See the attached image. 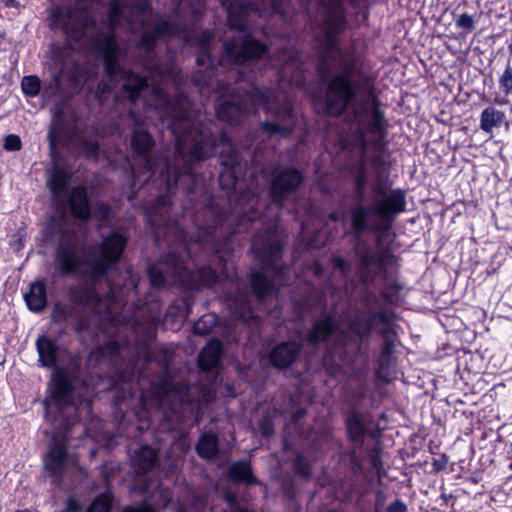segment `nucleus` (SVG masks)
Listing matches in <instances>:
<instances>
[{"mask_svg":"<svg viewBox=\"0 0 512 512\" xmlns=\"http://www.w3.org/2000/svg\"><path fill=\"white\" fill-rule=\"evenodd\" d=\"M128 238L113 231L103 237L98 245V255L91 262L79 254L77 232L71 228L59 231V240L55 249V262L61 275L74 276L81 267L87 265L88 278L93 283L102 281L113 267L120 261L127 247Z\"/></svg>","mask_w":512,"mask_h":512,"instance_id":"f257e3e1","label":"nucleus"},{"mask_svg":"<svg viewBox=\"0 0 512 512\" xmlns=\"http://www.w3.org/2000/svg\"><path fill=\"white\" fill-rule=\"evenodd\" d=\"M355 69L354 61H346L343 70L326 81L323 111L326 116L339 118L353 103L360 109L373 103L374 98H380L375 78L362 73L354 80Z\"/></svg>","mask_w":512,"mask_h":512,"instance_id":"f03ea898","label":"nucleus"},{"mask_svg":"<svg viewBox=\"0 0 512 512\" xmlns=\"http://www.w3.org/2000/svg\"><path fill=\"white\" fill-rule=\"evenodd\" d=\"M38 361L42 367L54 368L48 383V395L43 400L45 418L55 423L58 417L75 401V381L72 373L62 366H57L58 345L48 336L41 335L36 340Z\"/></svg>","mask_w":512,"mask_h":512,"instance_id":"7ed1b4c3","label":"nucleus"},{"mask_svg":"<svg viewBox=\"0 0 512 512\" xmlns=\"http://www.w3.org/2000/svg\"><path fill=\"white\" fill-rule=\"evenodd\" d=\"M190 258L191 252L182 231L180 250H170L162 257V262L171 268L178 288L184 293L179 308L185 311L186 316L192 312L195 302L193 293L211 289L219 282L215 268L208 265L189 267L187 261Z\"/></svg>","mask_w":512,"mask_h":512,"instance_id":"20e7f679","label":"nucleus"},{"mask_svg":"<svg viewBox=\"0 0 512 512\" xmlns=\"http://www.w3.org/2000/svg\"><path fill=\"white\" fill-rule=\"evenodd\" d=\"M246 216H236L230 208L221 207L212 194H208L205 204L194 214L193 221L198 228L197 242L211 244V251L219 253L240 233V226Z\"/></svg>","mask_w":512,"mask_h":512,"instance_id":"39448f33","label":"nucleus"},{"mask_svg":"<svg viewBox=\"0 0 512 512\" xmlns=\"http://www.w3.org/2000/svg\"><path fill=\"white\" fill-rule=\"evenodd\" d=\"M91 47L102 58L105 77L113 80L117 75H121L124 81L122 91L127 94L129 101H138L141 93L148 87V80L145 76L121 66L118 59L119 45L116 33L112 30L106 34L99 33L93 36Z\"/></svg>","mask_w":512,"mask_h":512,"instance_id":"423d86ee","label":"nucleus"},{"mask_svg":"<svg viewBox=\"0 0 512 512\" xmlns=\"http://www.w3.org/2000/svg\"><path fill=\"white\" fill-rule=\"evenodd\" d=\"M347 19L341 0L329 4L322 20L323 36L320 40L321 55L316 64V72L322 81L330 72L329 62H334L342 55L340 36L345 32Z\"/></svg>","mask_w":512,"mask_h":512,"instance_id":"0eeeda50","label":"nucleus"},{"mask_svg":"<svg viewBox=\"0 0 512 512\" xmlns=\"http://www.w3.org/2000/svg\"><path fill=\"white\" fill-rule=\"evenodd\" d=\"M375 244V247L364 240H356L353 244L352 266L358 281L365 285L375 283L379 277H386L388 265L396 260L390 242L386 245Z\"/></svg>","mask_w":512,"mask_h":512,"instance_id":"6e6552de","label":"nucleus"},{"mask_svg":"<svg viewBox=\"0 0 512 512\" xmlns=\"http://www.w3.org/2000/svg\"><path fill=\"white\" fill-rule=\"evenodd\" d=\"M285 241L273 225L259 229L252 237L249 251L260 269L276 277H286L288 266L282 263Z\"/></svg>","mask_w":512,"mask_h":512,"instance_id":"1a4fd4ad","label":"nucleus"},{"mask_svg":"<svg viewBox=\"0 0 512 512\" xmlns=\"http://www.w3.org/2000/svg\"><path fill=\"white\" fill-rule=\"evenodd\" d=\"M387 185L379 181L375 194L380 198L374 202L376 208L375 230L379 233L377 244L382 245L387 239L393 241L395 233L393 231L397 216L404 213L407 207L406 191L401 188L391 189L385 192Z\"/></svg>","mask_w":512,"mask_h":512,"instance_id":"9d476101","label":"nucleus"},{"mask_svg":"<svg viewBox=\"0 0 512 512\" xmlns=\"http://www.w3.org/2000/svg\"><path fill=\"white\" fill-rule=\"evenodd\" d=\"M269 51V45L247 30L239 38L232 36L224 41L222 58L231 65H244L250 61L261 60Z\"/></svg>","mask_w":512,"mask_h":512,"instance_id":"9b49d317","label":"nucleus"},{"mask_svg":"<svg viewBox=\"0 0 512 512\" xmlns=\"http://www.w3.org/2000/svg\"><path fill=\"white\" fill-rule=\"evenodd\" d=\"M304 180L303 172L292 165L273 170L268 187L270 201L282 208L297 193Z\"/></svg>","mask_w":512,"mask_h":512,"instance_id":"f8f14e48","label":"nucleus"},{"mask_svg":"<svg viewBox=\"0 0 512 512\" xmlns=\"http://www.w3.org/2000/svg\"><path fill=\"white\" fill-rule=\"evenodd\" d=\"M396 314L392 310H357L347 320V328L360 342L371 337L379 325L388 327L395 321Z\"/></svg>","mask_w":512,"mask_h":512,"instance_id":"ddd939ff","label":"nucleus"},{"mask_svg":"<svg viewBox=\"0 0 512 512\" xmlns=\"http://www.w3.org/2000/svg\"><path fill=\"white\" fill-rule=\"evenodd\" d=\"M363 114L369 116V131L370 135L373 136L369 145L376 152L390 156L389 141L387 140L389 123L381 99L374 98L373 103L364 108L356 109L354 112L355 118Z\"/></svg>","mask_w":512,"mask_h":512,"instance_id":"4468645a","label":"nucleus"},{"mask_svg":"<svg viewBox=\"0 0 512 512\" xmlns=\"http://www.w3.org/2000/svg\"><path fill=\"white\" fill-rule=\"evenodd\" d=\"M188 140L192 142L187 152L189 162H203L215 154L217 143L213 134H205L201 129L185 130L183 135L177 138L176 150L180 151Z\"/></svg>","mask_w":512,"mask_h":512,"instance_id":"2eb2a0df","label":"nucleus"},{"mask_svg":"<svg viewBox=\"0 0 512 512\" xmlns=\"http://www.w3.org/2000/svg\"><path fill=\"white\" fill-rule=\"evenodd\" d=\"M68 442L65 435L53 434L43 456V468L48 476H62L65 473L69 461Z\"/></svg>","mask_w":512,"mask_h":512,"instance_id":"dca6fc26","label":"nucleus"},{"mask_svg":"<svg viewBox=\"0 0 512 512\" xmlns=\"http://www.w3.org/2000/svg\"><path fill=\"white\" fill-rule=\"evenodd\" d=\"M186 31V27L173 20L160 17L152 24L151 30H144L137 41L136 47L146 53L154 52L159 40L163 37H174Z\"/></svg>","mask_w":512,"mask_h":512,"instance_id":"f3484780","label":"nucleus"},{"mask_svg":"<svg viewBox=\"0 0 512 512\" xmlns=\"http://www.w3.org/2000/svg\"><path fill=\"white\" fill-rule=\"evenodd\" d=\"M376 335L381 338L375 359L376 374L380 377L382 374L390 372L395 360L397 345L400 344V339L394 327V323L388 327L377 330Z\"/></svg>","mask_w":512,"mask_h":512,"instance_id":"a211bd4d","label":"nucleus"},{"mask_svg":"<svg viewBox=\"0 0 512 512\" xmlns=\"http://www.w3.org/2000/svg\"><path fill=\"white\" fill-rule=\"evenodd\" d=\"M172 184L166 185V191L157 195L147 206L144 207V217L146 223L154 231L155 234L169 226V212L172 207Z\"/></svg>","mask_w":512,"mask_h":512,"instance_id":"6ab92c4d","label":"nucleus"},{"mask_svg":"<svg viewBox=\"0 0 512 512\" xmlns=\"http://www.w3.org/2000/svg\"><path fill=\"white\" fill-rule=\"evenodd\" d=\"M219 163L222 167L218 177L220 187L223 190L234 189L242 175L240 153L234 147L222 150L219 155Z\"/></svg>","mask_w":512,"mask_h":512,"instance_id":"aec40b11","label":"nucleus"},{"mask_svg":"<svg viewBox=\"0 0 512 512\" xmlns=\"http://www.w3.org/2000/svg\"><path fill=\"white\" fill-rule=\"evenodd\" d=\"M302 347V343L296 340L278 343L268 354L270 365L278 370L290 368L298 360Z\"/></svg>","mask_w":512,"mask_h":512,"instance_id":"412c9836","label":"nucleus"},{"mask_svg":"<svg viewBox=\"0 0 512 512\" xmlns=\"http://www.w3.org/2000/svg\"><path fill=\"white\" fill-rule=\"evenodd\" d=\"M155 145L156 142L151 132L142 127L140 118L135 117L129 139V146L133 156L148 161Z\"/></svg>","mask_w":512,"mask_h":512,"instance_id":"4be33fe9","label":"nucleus"},{"mask_svg":"<svg viewBox=\"0 0 512 512\" xmlns=\"http://www.w3.org/2000/svg\"><path fill=\"white\" fill-rule=\"evenodd\" d=\"M352 207L349 211L350 214V228L356 236V240H361L360 236L369 231L375 236V244H377L378 232L375 230V222L370 223V219L376 217V208L374 203L364 205L362 202Z\"/></svg>","mask_w":512,"mask_h":512,"instance_id":"5701e85b","label":"nucleus"},{"mask_svg":"<svg viewBox=\"0 0 512 512\" xmlns=\"http://www.w3.org/2000/svg\"><path fill=\"white\" fill-rule=\"evenodd\" d=\"M343 423L346 439L353 446H363L367 436L376 437L373 431H369L362 414L355 409L344 413Z\"/></svg>","mask_w":512,"mask_h":512,"instance_id":"b1692460","label":"nucleus"},{"mask_svg":"<svg viewBox=\"0 0 512 512\" xmlns=\"http://www.w3.org/2000/svg\"><path fill=\"white\" fill-rule=\"evenodd\" d=\"M269 272L253 270L248 274V284L250 292L258 302H264L278 292L276 281L284 277H276Z\"/></svg>","mask_w":512,"mask_h":512,"instance_id":"393cba45","label":"nucleus"},{"mask_svg":"<svg viewBox=\"0 0 512 512\" xmlns=\"http://www.w3.org/2000/svg\"><path fill=\"white\" fill-rule=\"evenodd\" d=\"M66 206L70 215L79 221L88 222L92 219V206L84 185L73 186L67 193Z\"/></svg>","mask_w":512,"mask_h":512,"instance_id":"a878e982","label":"nucleus"},{"mask_svg":"<svg viewBox=\"0 0 512 512\" xmlns=\"http://www.w3.org/2000/svg\"><path fill=\"white\" fill-rule=\"evenodd\" d=\"M90 283H79L68 289L69 300L81 309L96 310L102 303L103 297L97 291L96 284L89 278Z\"/></svg>","mask_w":512,"mask_h":512,"instance_id":"bb28decb","label":"nucleus"},{"mask_svg":"<svg viewBox=\"0 0 512 512\" xmlns=\"http://www.w3.org/2000/svg\"><path fill=\"white\" fill-rule=\"evenodd\" d=\"M248 113L247 106L241 100H224L221 96L216 99L215 116L229 126H238Z\"/></svg>","mask_w":512,"mask_h":512,"instance_id":"cd10ccee","label":"nucleus"},{"mask_svg":"<svg viewBox=\"0 0 512 512\" xmlns=\"http://www.w3.org/2000/svg\"><path fill=\"white\" fill-rule=\"evenodd\" d=\"M215 397L216 391L206 384H202L199 387L197 397H191L188 386H185L184 392L180 397V403L183 407L191 408V415L195 423H199L203 415L202 409L212 403Z\"/></svg>","mask_w":512,"mask_h":512,"instance_id":"c85d7f7f","label":"nucleus"},{"mask_svg":"<svg viewBox=\"0 0 512 512\" xmlns=\"http://www.w3.org/2000/svg\"><path fill=\"white\" fill-rule=\"evenodd\" d=\"M254 4L244 0H231L226 7L227 26L229 30L245 33L248 29L247 19Z\"/></svg>","mask_w":512,"mask_h":512,"instance_id":"c756f323","label":"nucleus"},{"mask_svg":"<svg viewBox=\"0 0 512 512\" xmlns=\"http://www.w3.org/2000/svg\"><path fill=\"white\" fill-rule=\"evenodd\" d=\"M159 464V451L148 444L134 450L131 466L137 476H146Z\"/></svg>","mask_w":512,"mask_h":512,"instance_id":"7c9ffc66","label":"nucleus"},{"mask_svg":"<svg viewBox=\"0 0 512 512\" xmlns=\"http://www.w3.org/2000/svg\"><path fill=\"white\" fill-rule=\"evenodd\" d=\"M337 329L338 323L334 315L328 313L324 317L315 319L312 322V328L306 336V341L311 345L326 342Z\"/></svg>","mask_w":512,"mask_h":512,"instance_id":"2f4dec72","label":"nucleus"},{"mask_svg":"<svg viewBox=\"0 0 512 512\" xmlns=\"http://www.w3.org/2000/svg\"><path fill=\"white\" fill-rule=\"evenodd\" d=\"M223 355V344L217 338H211L200 351L197 358L198 368L203 372H211L220 366Z\"/></svg>","mask_w":512,"mask_h":512,"instance_id":"473e14b6","label":"nucleus"},{"mask_svg":"<svg viewBox=\"0 0 512 512\" xmlns=\"http://www.w3.org/2000/svg\"><path fill=\"white\" fill-rule=\"evenodd\" d=\"M226 477L229 481L247 486L259 483L255 476L252 464L248 460H238L232 462L226 471Z\"/></svg>","mask_w":512,"mask_h":512,"instance_id":"72a5a7b5","label":"nucleus"},{"mask_svg":"<svg viewBox=\"0 0 512 512\" xmlns=\"http://www.w3.org/2000/svg\"><path fill=\"white\" fill-rule=\"evenodd\" d=\"M24 300L31 312L44 311L48 304L46 281L42 279L31 283L29 291L24 294Z\"/></svg>","mask_w":512,"mask_h":512,"instance_id":"f704fd0d","label":"nucleus"},{"mask_svg":"<svg viewBox=\"0 0 512 512\" xmlns=\"http://www.w3.org/2000/svg\"><path fill=\"white\" fill-rule=\"evenodd\" d=\"M361 447L351 445L338 454L339 465L352 476H359L364 471V459L359 453Z\"/></svg>","mask_w":512,"mask_h":512,"instance_id":"c9c22d12","label":"nucleus"},{"mask_svg":"<svg viewBox=\"0 0 512 512\" xmlns=\"http://www.w3.org/2000/svg\"><path fill=\"white\" fill-rule=\"evenodd\" d=\"M71 172L62 166L51 167L47 178V187L54 197L69 192Z\"/></svg>","mask_w":512,"mask_h":512,"instance_id":"e433bc0d","label":"nucleus"},{"mask_svg":"<svg viewBox=\"0 0 512 512\" xmlns=\"http://www.w3.org/2000/svg\"><path fill=\"white\" fill-rule=\"evenodd\" d=\"M197 455L205 460H213L219 454V438L213 431L203 432L195 445Z\"/></svg>","mask_w":512,"mask_h":512,"instance_id":"4c0bfd02","label":"nucleus"},{"mask_svg":"<svg viewBox=\"0 0 512 512\" xmlns=\"http://www.w3.org/2000/svg\"><path fill=\"white\" fill-rule=\"evenodd\" d=\"M503 123L506 126L509 125L504 111L488 106L481 112L479 127L482 131L491 133L494 128H499Z\"/></svg>","mask_w":512,"mask_h":512,"instance_id":"58836bf2","label":"nucleus"},{"mask_svg":"<svg viewBox=\"0 0 512 512\" xmlns=\"http://www.w3.org/2000/svg\"><path fill=\"white\" fill-rule=\"evenodd\" d=\"M88 16L85 15L81 18H74L72 10L68 8V19L60 29L68 39L78 41L84 34L88 26Z\"/></svg>","mask_w":512,"mask_h":512,"instance_id":"ea45409f","label":"nucleus"},{"mask_svg":"<svg viewBox=\"0 0 512 512\" xmlns=\"http://www.w3.org/2000/svg\"><path fill=\"white\" fill-rule=\"evenodd\" d=\"M107 483V489L97 494L89 504L86 512H111L114 502V493L109 487L108 474L102 472Z\"/></svg>","mask_w":512,"mask_h":512,"instance_id":"a19ab883","label":"nucleus"},{"mask_svg":"<svg viewBox=\"0 0 512 512\" xmlns=\"http://www.w3.org/2000/svg\"><path fill=\"white\" fill-rule=\"evenodd\" d=\"M65 135V126L57 124L50 128L48 132L49 155L51 158V167L61 166L62 154L57 148V144L62 140Z\"/></svg>","mask_w":512,"mask_h":512,"instance_id":"79ce46f5","label":"nucleus"},{"mask_svg":"<svg viewBox=\"0 0 512 512\" xmlns=\"http://www.w3.org/2000/svg\"><path fill=\"white\" fill-rule=\"evenodd\" d=\"M367 173L364 162H360L353 181L352 198L355 202H363L366 195Z\"/></svg>","mask_w":512,"mask_h":512,"instance_id":"37998d69","label":"nucleus"},{"mask_svg":"<svg viewBox=\"0 0 512 512\" xmlns=\"http://www.w3.org/2000/svg\"><path fill=\"white\" fill-rule=\"evenodd\" d=\"M76 148L84 158L89 160H97L101 152L100 142L88 137H80L76 142Z\"/></svg>","mask_w":512,"mask_h":512,"instance_id":"c03bdc74","label":"nucleus"},{"mask_svg":"<svg viewBox=\"0 0 512 512\" xmlns=\"http://www.w3.org/2000/svg\"><path fill=\"white\" fill-rule=\"evenodd\" d=\"M215 34L211 29H203L199 35L189 36L186 39V43L194 46L197 50H201L203 53L208 54L212 51V41L214 40Z\"/></svg>","mask_w":512,"mask_h":512,"instance_id":"a18cd8bd","label":"nucleus"},{"mask_svg":"<svg viewBox=\"0 0 512 512\" xmlns=\"http://www.w3.org/2000/svg\"><path fill=\"white\" fill-rule=\"evenodd\" d=\"M218 323L219 317L215 313L204 314L194 322L193 333L198 336H206L213 331Z\"/></svg>","mask_w":512,"mask_h":512,"instance_id":"49530a36","label":"nucleus"},{"mask_svg":"<svg viewBox=\"0 0 512 512\" xmlns=\"http://www.w3.org/2000/svg\"><path fill=\"white\" fill-rule=\"evenodd\" d=\"M183 392L184 387L182 388L170 377L161 378L154 386V395L160 398H164L173 393H178L180 398Z\"/></svg>","mask_w":512,"mask_h":512,"instance_id":"de8ad7c7","label":"nucleus"},{"mask_svg":"<svg viewBox=\"0 0 512 512\" xmlns=\"http://www.w3.org/2000/svg\"><path fill=\"white\" fill-rule=\"evenodd\" d=\"M245 95L255 104L261 106L265 113L270 114V95L268 92L252 85L245 91Z\"/></svg>","mask_w":512,"mask_h":512,"instance_id":"09e8293b","label":"nucleus"},{"mask_svg":"<svg viewBox=\"0 0 512 512\" xmlns=\"http://www.w3.org/2000/svg\"><path fill=\"white\" fill-rule=\"evenodd\" d=\"M68 19V9H64L62 6L54 4L49 9L48 14V27L51 31L60 30L64 23Z\"/></svg>","mask_w":512,"mask_h":512,"instance_id":"8fccbe9b","label":"nucleus"},{"mask_svg":"<svg viewBox=\"0 0 512 512\" xmlns=\"http://www.w3.org/2000/svg\"><path fill=\"white\" fill-rule=\"evenodd\" d=\"M293 472L305 480H310L313 474L311 461L302 453H297L292 463Z\"/></svg>","mask_w":512,"mask_h":512,"instance_id":"3c124183","label":"nucleus"},{"mask_svg":"<svg viewBox=\"0 0 512 512\" xmlns=\"http://www.w3.org/2000/svg\"><path fill=\"white\" fill-rule=\"evenodd\" d=\"M368 134H370L369 120L367 123L359 120L357 127L352 132V144L363 151L366 150L370 143V140L367 139Z\"/></svg>","mask_w":512,"mask_h":512,"instance_id":"603ef678","label":"nucleus"},{"mask_svg":"<svg viewBox=\"0 0 512 512\" xmlns=\"http://www.w3.org/2000/svg\"><path fill=\"white\" fill-rule=\"evenodd\" d=\"M260 130L264 134H268L269 136L273 135H281V136H289L294 131L293 125H281L273 121H263L260 123Z\"/></svg>","mask_w":512,"mask_h":512,"instance_id":"864d4df0","label":"nucleus"},{"mask_svg":"<svg viewBox=\"0 0 512 512\" xmlns=\"http://www.w3.org/2000/svg\"><path fill=\"white\" fill-rule=\"evenodd\" d=\"M21 90L26 97L34 98L41 91V80L37 75H26L21 80Z\"/></svg>","mask_w":512,"mask_h":512,"instance_id":"5fc2aeb1","label":"nucleus"},{"mask_svg":"<svg viewBox=\"0 0 512 512\" xmlns=\"http://www.w3.org/2000/svg\"><path fill=\"white\" fill-rule=\"evenodd\" d=\"M121 351V346L119 342L115 339H110L105 341L102 345L96 347L94 349V354L98 358H116L119 356Z\"/></svg>","mask_w":512,"mask_h":512,"instance_id":"6e6d98bb","label":"nucleus"},{"mask_svg":"<svg viewBox=\"0 0 512 512\" xmlns=\"http://www.w3.org/2000/svg\"><path fill=\"white\" fill-rule=\"evenodd\" d=\"M147 276L151 287L163 288L167 284V279L163 271L158 267L157 264H150L147 268Z\"/></svg>","mask_w":512,"mask_h":512,"instance_id":"4d7b16f0","label":"nucleus"},{"mask_svg":"<svg viewBox=\"0 0 512 512\" xmlns=\"http://www.w3.org/2000/svg\"><path fill=\"white\" fill-rule=\"evenodd\" d=\"M183 176L188 177L192 182V184L187 188V194L188 195L193 194L194 190H195V183L197 181V177L194 172V168L192 167L191 164H186L183 169H180V168L175 169V171H174V185L175 186L177 185V183L180 181V179Z\"/></svg>","mask_w":512,"mask_h":512,"instance_id":"13d9d810","label":"nucleus"},{"mask_svg":"<svg viewBox=\"0 0 512 512\" xmlns=\"http://www.w3.org/2000/svg\"><path fill=\"white\" fill-rule=\"evenodd\" d=\"M235 317L241 321L248 322L253 318L254 311L246 296H243L235 307Z\"/></svg>","mask_w":512,"mask_h":512,"instance_id":"bf43d9fd","label":"nucleus"},{"mask_svg":"<svg viewBox=\"0 0 512 512\" xmlns=\"http://www.w3.org/2000/svg\"><path fill=\"white\" fill-rule=\"evenodd\" d=\"M260 435L269 438L275 433L274 418L270 413H265L257 422Z\"/></svg>","mask_w":512,"mask_h":512,"instance_id":"052dcab7","label":"nucleus"},{"mask_svg":"<svg viewBox=\"0 0 512 512\" xmlns=\"http://www.w3.org/2000/svg\"><path fill=\"white\" fill-rule=\"evenodd\" d=\"M402 290V285L398 282H387L381 291V297L385 303L392 304L397 299L398 293Z\"/></svg>","mask_w":512,"mask_h":512,"instance_id":"680f3d73","label":"nucleus"},{"mask_svg":"<svg viewBox=\"0 0 512 512\" xmlns=\"http://www.w3.org/2000/svg\"><path fill=\"white\" fill-rule=\"evenodd\" d=\"M499 87L506 96L512 95V65L510 62H508L503 73L499 77Z\"/></svg>","mask_w":512,"mask_h":512,"instance_id":"e2e57ef3","label":"nucleus"},{"mask_svg":"<svg viewBox=\"0 0 512 512\" xmlns=\"http://www.w3.org/2000/svg\"><path fill=\"white\" fill-rule=\"evenodd\" d=\"M270 113L274 114L276 119L282 123L292 121L295 116L294 108L290 103L280 105L275 111L271 109Z\"/></svg>","mask_w":512,"mask_h":512,"instance_id":"0e129e2a","label":"nucleus"},{"mask_svg":"<svg viewBox=\"0 0 512 512\" xmlns=\"http://www.w3.org/2000/svg\"><path fill=\"white\" fill-rule=\"evenodd\" d=\"M111 212L112 209L108 202L99 201L95 204L94 208H92V218L103 221L111 216Z\"/></svg>","mask_w":512,"mask_h":512,"instance_id":"69168bd1","label":"nucleus"},{"mask_svg":"<svg viewBox=\"0 0 512 512\" xmlns=\"http://www.w3.org/2000/svg\"><path fill=\"white\" fill-rule=\"evenodd\" d=\"M381 452L382 449L378 445L367 450V456L369 458L370 465L377 472H379L383 468Z\"/></svg>","mask_w":512,"mask_h":512,"instance_id":"338daca9","label":"nucleus"},{"mask_svg":"<svg viewBox=\"0 0 512 512\" xmlns=\"http://www.w3.org/2000/svg\"><path fill=\"white\" fill-rule=\"evenodd\" d=\"M455 23L458 28L464 30L466 33L472 32L475 27V21L468 13L460 14L455 20Z\"/></svg>","mask_w":512,"mask_h":512,"instance_id":"774afa93","label":"nucleus"}]
</instances>
